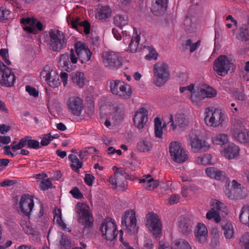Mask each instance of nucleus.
<instances>
[{
	"label": "nucleus",
	"instance_id": "obj_1",
	"mask_svg": "<svg viewBox=\"0 0 249 249\" xmlns=\"http://www.w3.org/2000/svg\"><path fill=\"white\" fill-rule=\"evenodd\" d=\"M50 49L58 52L67 46V37L65 34L57 29H51L49 32Z\"/></svg>",
	"mask_w": 249,
	"mask_h": 249
},
{
	"label": "nucleus",
	"instance_id": "obj_2",
	"mask_svg": "<svg viewBox=\"0 0 249 249\" xmlns=\"http://www.w3.org/2000/svg\"><path fill=\"white\" fill-rule=\"evenodd\" d=\"M109 87L112 93L122 99H128L131 96L132 90L131 86L124 81L111 80L110 81Z\"/></svg>",
	"mask_w": 249,
	"mask_h": 249
},
{
	"label": "nucleus",
	"instance_id": "obj_3",
	"mask_svg": "<svg viewBox=\"0 0 249 249\" xmlns=\"http://www.w3.org/2000/svg\"><path fill=\"white\" fill-rule=\"evenodd\" d=\"M154 82L158 87L163 86L169 77V67L166 63H158L154 65Z\"/></svg>",
	"mask_w": 249,
	"mask_h": 249
},
{
	"label": "nucleus",
	"instance_id": "obj_4",
	"mask_svg": "<svg viewBox=\"0 0 249 249\" xmlns=\"http://www.w3.org/2000/svg\"><path fill=\"white\" fill-rule=\"evenodd\" d=\"M75 212L78 214V221L85 228H91L93 219L89 212V207L86 204L78 202L75 206Z\"/></svg>",
	"mask_w": 249,
	"mask_h": 249
},
{
	"label": "nucleus",
	"instance_id": "obj_5",
	"mask_svg": "<svg viewBox=\"0 0 249 249\" xmlns=\"http://www.w3.org/2000/svg\"><path fill=\"white\" fill-rule=\"evenodd\" d=\"M205 122L207 125L214 127L222 124L224 120V114L220 109L213 107L207 108L205 110Z\"/></svg>",
	"mask_w": 249,
	"mask_h": 249
},
{
	"label": "nucleus",
	"instance_id": "obj_6",
	"mask_svg": "<svg viewBox=\"0 0 249 249\" xmlns=\"http://www.w3.org/2000/svg\"><path fill=\"white\" fill-rule=\"evenodd\" d=\"M137 220L135 212L128 210L125 212L122 217V225L124 230L129 234L137 232Z\"/></svg>",
	"mask_w": 249,
	"mask_h": 249
},
{
	"label": "nucleus",
	"instance_id": "obj_7",
	"mask_svg": "<svg viewBox=\"0 0 249 249\" xmlns=\"http://www.w3.org/2000/svg\"><path fill=\"white\" fill-rule=\"evenodd\" d=\"M233 138L243 144L249 143V130L240 122H235L231 128Z\"/></svg>",
	"mask_w": 249,
	"mask_h": 249
},
{
	"label": "nucleus",
	"instance_id": "obj_8",
	"mask_svg": "<svg viewBox=\"0 0 249 249\" xmlns=\"http://www.w3.org/2000/svg\"><path fill=\"white\" fill-rule=\"evenodd\" d=\"M40 76L53 88H57L60 85L57 71L49 65H47L44 67L40 72Z\"/></svg>",
	"mask_w": 249,
	"mask_h": 249
},
{
	"label": "nucleus",
	"instance_id": "obj_9",
	"mask_svg": "<svg viewBox=\"0 0 249 249\" xmlns=\"http://www.w3.org/2000/svg\"><path fill=\"white\" fill-rule=\"evenodd\" d=\"M226 195L232 199H240L246 197L247 196V189L242 187L241 184L234 179L231 182V186L226 188L224 191Z\"/></svg>",
	"mask_w": 249,
	"mask_h": 249
},
{
	"label": "nucleus",
	"instance_id": "obj_10",
	"mask_svg": "<svg viewBox=\"0 0 249 249\" xmlns=\"http://www.w3.org/2000/svg\"><path fill=\"white\" fill-rule=\"evenodd\" d=\"M16 80V76L12 70L0 61V84L6 87H11L14 86Z\"/></svg>",
	"mask_w": 249,
	"mask_h": 249
},
{
	"label": "nucleus",
	"instance_id": "obj_11",
	"mask_svg": "<svg viewBox=\"0 0 249 249\" xmlns=\"http://www.w3.org/2000/svg\"><path fill=\"white\" fill-rule=\"evenodd\" d=\"M169 152L173 160L178 163H182L188 159L182 145L177 142H171Z\"/></svg>",
	"mask_w": 249,
	"mask_h": 249
},
{
	"label": "nucleus",
	"instance_id": "obj_12",
	"mask_svg": "<svg viewBox=\"0 0 249 249\" xmlns=\"http://www.w3.org/2000/svg\"><path fill=\"white\" fill-rule=\"evenodd\" d=\"M146 225L156 240L160 238L161 224L157 214L149 213L146 216Z\"/></svg>",
	"mask_w": 249,
	"mask_h": 249
},
{
	"label": "nucleus",
	"instance_id": "obj_13",
	"mask_svg": "<svg viewBox=\"0 0 249 249\" xmlns=\"http://www.w3.org/2000/svg\"><path fill=\"white\" fill-rule=\"evenodd\" d=\"M116 230L117 226L112 219L109 221L105 220L100 227L103 236L107 240H112L115 238L118 234V231Z\"/></svg>",
	"mask_w": 249,
	"mask_h": 249
},
{
	"label": "nucleus",
	"instance_id": "obj_14",
	"mask_svg": "<svg viewBox=\"0 0 249 249\" xmlns=\"http://www.w3.org/2000/svg\"><path fill=\"white\" fill-rule=\"evenodd\" d=\"M231 65V63L226 56L220 55L214 60L213 70L217 74L223 76L228 73Z\"/></svg>",
	"mask_w": 249,
	"mask_h": 249
},
{
	"label": "nucleus",
	"instance_id": "obj_15",
	"mask_svg": "<svg viewBox=\"0 0 249 249\" xmlns=\"http://www.w3.org/2000/svg\"><path fill=\"white\" fill-rule=\"evenodd\" d=\"M103 62L106 67L109 69H117L121 65L119 54L113 52H107L103 53Z\"/></svg>",
	"mask_w": 249,
	"mask_h": 249
},
{
	"label": "nucleus",
	"instance_id": "obj_16",
	"mask_svg": "<svg viewBox=\"0 0 249 249\" xmlns=\"http://www.w3.org/2000/svg\"><path fill=\"white\" fill-rule=\"evenodd\" d=\"M74 49L81 63H86L90 60L92 53L86 44L78 41L74 45Z\"/></svg>",
	"mask_w": 249,
	"mask_h": 249
},
{
	"label": "nucleus",
	"instance_id": "obj_17",
	"mask_svg": "<svg viewBox=\"0 0 249 249\" xmlns=\"http://www.w3.org/2000/svg\"><path fill=\"white\" fill-rule=\"evenodd\" d=\"M80 18L78 17H71V16L68 15L67 17V21L71 27L77 30L78 32H80L82 28H84V32L86 35H88L90 31V23L87 20H84L80 21Z\"/></svg>",
	"mask_w": 249,
	"mask_h": 249
},
{
	"label": "nucleus",
	"instance_id": "obj_18",
	"mask_svg": "<svg viewBox=\"0 0 249 249\" xmlns=\"http://www.w3.org/2000/svg\"><path fill=\"white\" fill-rule=\"evenodd\" d=\"M67 106L71 114L79 116L84 108L83 100L78 96L71 97L67 102Z\"/></svg>",
	"mask_w": 249,
	"mask_h": 249
},
{
	"label": "nucleus",
	"instance_id": "obj_19",
	"mask_svg": "<svg viewBox=\"0 0 249 249\" xmlns=\"http://www.w3.org/2000/svg\"><path fill=\"white\" fill-rule=\"evenodd\" d=\"M140 40V36L137 35V32H135V28H134V34L132 37H131L130 36L126 35L123 39V42L125 44H128L127 51L133 53L141 50V47H139Z\"/></svg>",
	"mask_w": 249,
	"mask_h": 249
},
{
	"label": "nucleus",
	"instance_id": "obj_20",
	"mask_svg": "<svg viewBox=\"0 0 249 249\" xmlns=\"http://www.w3.org/2000/svg\"><path fill=\"white\" fill-rule=\"evenodd\" d=\"M19 206L21 212L28 216L34 206V200L29 195L24 194L21 196Z\"/></svg>",
	"mask_w": 249,
	"mask_h": 249
},
{
	"label": "nucleus",
	"instance_id": "obj_21",
	"mask_svg": "<svg viewBox=\"0 0 249 249\" xmlns=\"http://www.w3.org/2000/svg\"><path fill=\"white\" fill-rule=\"evenodd\" d=\"M148 111L144 108H141L136 112L133 117V123L135 127L141 129L143 128L147 121Z\"/></svg>",
	"mask_w": 249,
	"mask_h": 249
},
{
	"label": "nucleus",
	"instance_id": "obj_22",
	"mask_svg": "<svg viewBox=\"0 0 249 249\" xmlns=\"http://www.w3.org/2000/svg\"><path fill=\"white\" fill-rule=\"evenodd\" d=\"M168 0H152L151 12L155 16H160L166 11Z\"/></svg>",
	"mask_w": 249,
	"mask_h": 249
},
{
	"label": "nucleus",
	"instance_id": "obj_23",
	"mask_svg": "<svg viewBox=\"0 0 249 249\" xmlns=\"http://www.w3.org/2000/svg\"><path fill=\"white\" fill-rule=\"evenodd\" d=\"M170 123L173 130H175L178 127L185 128L188 124L189 122L186 118L185 115L178 113L175 116V120L172 115L170 116Z\"/></svg>",
	"mask_w": 249,
	"mask_h": 249
},
{
	"label": "nucleus",
	"instance_id": "obj_24",
	"mask_svg": "<svg viewBox=\"0 0 249 249\" xmlns=\"http://www.w3.org/2000/svg\"><path fill=\"white\" fill-rule=\"evenodd\" d=\"M196 240L201 244H204L208 237V230L206 226L202 223H198L195 231Z\"/></svg>",
	"mask_w": 249,
	"mask_h": 249
},
{
	"label": "nucleus",
	"instance_id": "obj_25",
	"mask_svg": "<svg viewBox=\"0 0 249 249\" xmlns=\"http://www.w3.org/2000/svg\"><path fill=\"white\" fill-rule=\"evenodd\" d=\"M190 143L192 148L196 152V150L207 151L209 149L210 145L207 142L199 139L197 136L190 138Z\"/></svg>",
	"mask_w": 249,
	"mask_h": 249
},
{
	"label": "nucleus",
	"instance_id": "obj_26",
	"mask_svg": "<svg viewBox=\"0 0 249 249\" xmlns=\"http://www.w3.org/2000/svg\"><path fill=\"white\" fill-rule=\"evenodd\" d=\"M178 227L180 232L182 234H187L192 230V223L187 217H180L178 221Z\"/></svg>",
	"mask_w": 249,
	"mask_h": 249
},
{
	"label": "nucleus",
	"instance_id": "obj_27",
	"mask_svg": "<svg viewBox=\"0 0 249 249\" xmlns=\"http://www.w3.org/2000/svg\"><path fill=\"white\" fill-rule=\"evenodd\" d=\"M58 65L62 70L70 71L72 70V66L69 60V54L68 53L60 55L58 61Z\"/></svg>",
	"mask_w": 249,
	"mask_h": 249
},
{
	"label": "nucleus",
	"instance_id": "obj_28",
	"mask_svg": "<svg viewBox=\"0 0 249 249\" xmlns=\"http://www.w3.org/2000/svg\"><path fill=\"white\" fill-rule=\"evenodd\" d=\"M240 149L239 147L234 144H231L226 148L223 152V155L224 157L229 160L234 159L237 157L239 153Z\"/></svg>",
	"mask_w": 249,
	"mask_h": 249
},
{
	"label": "nucleus",
	"instance_id": "obj_29",
	"mask_svg": "<svg viewBox=\"0 0 249 249\" xmlns=\"http://www.w3.org/2000/svg\"><path fill=\"white\" fill-rule=\"evenodd\" d=\"M206 175L218 180H223L225 178L226 174L224 172L219 170L214 167H208L205 170Z\"/></svg>",
	"mask_w": 249,
	"mask_h": 249
},
{
	"label": "nucleus",
	"instance_id": "obj_30",
	"mask_svg": "<svg viewBox=\"0 0 249 249\" xmlns=\"http://www.w3.org/2000/svg\"><path fill=\"white\" fill-rule=\"evenodd\" d=\"M71 78L73 83L79 88H82L85 85L86 79L83 72L76 71L72 72L71 74Z\"/></svg>",
	"mask_w": 249,
	"mask_h": 249
},
{
	"label": "nucleus",
	"instance_id": "obj_31",
	"mask_svg": "<svg viewBox=\"0 0 249 249\" xmlns=\"http://www.w3.org/2000/svg\"><path fill=\"white\" fill-rule=\"evenodd\" d=\"M184 26L186 32H194L196 29V18L191 15H187L184 20Z\"/></svg>",
	"mask_w": 249,
	"mask_h": 249
},
{
	"label": "nucleus",
	"instance_id": "obj_32",
	"mask_svg": "<svg viewBox=\"0 0 249 249\" xmlns=\"http://www.w3.org/2000/svg\"><path fill=\"white\" fill-rule=\"evenodd\" d=\"M139 182L144 183L146 189L152 190L156 188L159 185L158 182L152 178L150 175L144 177L139 179Z\"/></svg>",
	"mask_w": 249,
	"mask_h": 249
},
{
	"label": "nucleus",
	"instance_id": "obj_33",
	"mask_svg": "<svg viewBox=\"0 0 249 249\" xmlns=\"http://www.w3.org/2000/svg\"><path fill=\"white\" fill-rule=\"evenodd\" d=\"M69 159L72 162L71 165V169L77 173L79 172V169L82 167L83 162L79 160L77 157L73 154L69 155Z\"/></svg>",
	"mask_w": 249,
	"mask_h": 249
},
{
	"label": "nucleus",
	"instance_id": "obj_34",
	"mask_svg": "<svg viewBox=\"0 0 249 249\" xmlns=\"http://www.w3.org/2000/svg\"><path fill=\"white\" fill-rule=\"evenodd\" d=\"M222 228L226 238L231 239L233 237L234 231L231 223L226 222L222 224Z\"/></svg>",
	"mask_w": 249,
	"mask_h": 249
},
{
	"label": "nucleus",
	"instance_id": "obj_35",
	"mask_svg": "<svg viewBox=\"0 0 249 249\" xmlns=\"http://www.w3.org/2000/svg\"><path fill=\"white\" fill-rule=\"evenodd\" d=\"M240 221L243 224L249 226V206H244L239 214Z\"/></svg>",
	"mask_w": 249,
	"mask_h": 249
},
{
	"label": "nucleus",
	"instance_id": "obj_36",
	"mask_svg": "<svg viewBox=\"0 0 249 249\" xmlns=\"http://www.w3.org/2000/svg\"><path fill=\"white\" fill-rule=\"evenodd\" d=\"M128 19L127 16L124 15L118 14L114 17V23L117 27L121 28L127 24Z\"/></svg>",
	"mask_w": 249,
	"mask_h": 249
},
{
	"label": "nucleus",
	"instance_id": "obj_37",
	"mask_svg": "<svg viewBox=\"0 0 249 249\" xmlns=\"http://www.w3.org/2000/svg\"><path fill=\"white\" fill-rule=\"evenodd\" d=\"M20 226L22 228L24 232L29 235H36L38 234V231L36 228L28 223L26 221H22Z\"/></svg>",
	"mask_w": 249,
	"mask_h": 249
},
{
	"label": "nucleus",
	"instance_id": "obj_38",
	"mask_svg": "<svg viewBox=\"0 0 249 249\" xmlns=\"http://www.w3.org/2000/svg\"><path fill=\"white\" fill-rule=\"evenodd\" d=\"M205 99L203 93H202L201 89L196 90L194 89L191 93L190 100L193 104L197 105L202 99Z\"/></svg>",
	"mask_w": 249,
	"mask_h": 249
},
{
	"label": "nucleus",
	"instance_id": "obj_39",
	"mask_svg": "<svg viewBox=\"0 0 249 249\" xmlns=\"http://www.w3.org/2000/svg\"><path fill=\"white\" fill-rule=\"evenodd\" d=\"M111 9L107 6H101L98 12V17L100 19H105L110 17Z\"/></svg>",
	"mask_w": 249,
	"mask_h": 249
},
{
	"label": "nucleus",
	"instance_id": "obj_40",
	"mask_svg": "<svg viewBox=\"0 0 249 249\" xmlns=\"http://www.w3.org/2000/svg\"><path fill=\"white\" fill-rule=\"evenodd\" d=\"M213 142L216 145H223L228 141V137L225 134L215 135L212 138Z\"/></svg>",
	"mask_w": 249,
	"mask_h": 249
},
{
	"label": "nucleus",
	"instance_id": "obj_41",
	"mask_svg": "<svg viewBox=\"0 0 249 249\" xmlns=\"http://www.w3.org/2000/svg\"><path fill=\"white\" fill-rule=\"evenodd\" d=\"M137 147L139 151L146 152L151 149L152 145L149 141L145 140H142L138 142Z\"/></svg>",
	"mask_w": 249,
	"mask_h": 249
},
{
	"label": "nucleus",
	"instance_id": "obj_42",
	"mask_svg": "<svg viewBox=\"0 0 249 249\" xmlns=\"http://www.w3.org/2000/svg\"><path fill=\"white\" fill-rule=\"evenodd\" d=\"M28 136H26L21 138L18 143H16V142H13L11 144V148L13 150L15 151L22 149L27 145Z\"/></svg>",
	"mask_w": 249,
	"mask_h": 249
},
{
	"label": "nucleus",
	"instance_id": "obj_43",
	"mask_svg": "<svg viewBox=\"0 0 249 249\" xmlns=\"http://www.w3.org/2000/svg\"><path fill=\"white\" fill-rule=\"evenodd\" d=\"M174 244L175 249H192L190 244L182 239L176 240Z\"/></svg>",
	"mask_w": 249,
	"mask_h": 249
},
{
	"label": "nucleus",
	"instance_id": "obj_44",
	"mask_svg": "<svg viewBox=\"0 0 249 249\" xmlns=\"http://www.w3.org/2000/svg\"><path fill=\"white\" fill-rule=\"evenodd\" d=\"M204 98H213L216 96V91L209 86H206L201 88Z\"/></svg>",
	"mask_w": 249,
	"mask_h": 249
},
{
	"label": "nucleus",
	"instance_id": "obj_45",
	"mask_svg": "<svg viewBox=\"0 0 249 249\" xmlns=\"http://www.w3.org/2000/svg\"><path fill=\"white\" fill-rule=\"evenodd\" d=\"M212 156L210 154H204L202 157H198L196 160L198 164L208 165L211 163Z\"/></svg>",
	"mask_w": 249,
	"mask_h": 249
},
{
	"label": "nucleus",
	"instance_id": "obj_46",
	"mask_svg": "<svg viewBox=\"0 0 249 249\" xmlns=\"http://www.w3.org/2000/svg\"><path fill=\"white\" fill-rule=\"evenodd\" d=\"M113 170L114 171L115 173L116 174H119L120 176H122L124 177V178L128 180H132L133 179V177L126 173L125 171L122 168H117L116 166H114L113 167Z\"/></svg>",
	"mask_w": 249,
	"mask_h": 249
},
{
	"label": "nucleus",
	"instance_id": "obj_47",
	"mask_svg": "<svg viewBox=\"0 0 249 249\" xmlns=\"http://www.w3.org/2000/svg\"><path fill=\"white\" fill-rule=\"evenodd\" d=\"M200 41L198 40L197 42L195 43H193L192 41L190 39H188L186 40L185 41V46L186 48L189 47L190 52L191 53H193L195 52L197 48L200 46Z\"/></svg>",
	"mask_w": 249,
	"mask_h": 249
},
{
	"label": "nucleus",
	"instance_id": "obj_48",
	"mask_svg": "<svg viewBox=\"0 0 249 249\" xmlns=\"http://www.w3.org/2000/svg\"><path fill=\"white\" fill-rule=\"evenodd\" d=\"M27 146L29 148L38 149L41 147L38 141L32 139L31 136H28Z\"/></svg>",
	"mask_w": 249,
	"mask_h": 249
},
{
	"label": "nucleus",
	"instance_id": "obj_49",
	"mask_svg": "<svg viewBox=\"0 0 249 249\" xmlns=\"http://www.w3.org/2000/svg\"><path fill=\"white\" fill-rule=\"evenodd\" d=\"M53 220L55 221L58 224V225L62 227L63 228V226H65V224L64 223L62 219L61 212L60 209L55 210V212L53 214Z\"/></svg>",
	"mask_w": 249,
	"mask_h": 249
},
{
	"label": "nucleus",
	"instance_id": "obj_50",
	"mask_svg": "<svg viewBox=\"0 0 249 249\" xmlns=\"http://www.w3.org/2000/svg\"><path fill=\"white\" fill-rule=\"evenodd\" d=\"M53 184L51 178L43 179L39 183V187L42 190H46L52 188Z\"/></svg>",
	"mask_w": 249,
	"mask_h": 249
},
{
	"label": "nucleus",
	"instance_id": "obj_51",
	"mask_svg": "<svg viewBox=\"0 0 249 249\" xmlns=\"http://www.w3.org/2000/svg\"><path fill=\"white\" fill-rule=\"evenodd\" d=\"M122 28H121V29H118L116 28H113L112 30V34H113L114 37L117 40H120L122 38V35L120 34V32H121L123 34V37L125 38V36L127 35V32L126 31H123L122 30Z\"/></svg>",
	"mask_w": 249,
	"mask_h": 249
},
{
	"label": "nucleus",
	"instance_id": "obj_52",
	"mask_svg": "<svg viewBox=\"0 0 249 249\" xmlns=\"http://www.w3.org/2000/svg\"><path fill=\"white\" fill-rule=\"evenodd\" d=\"M240 242L244 249H249V232L245 233L242 236Z\"/></svg>",
	"mask_w": 249,
	"mask_h": 249
},
{
	"label": "nucleus",
	"instance_id": "obj_53",
	"mask_svg": "<svg viewBox=\"0 0 249 249\" xmlns=\"http://www.w3.org/2000/svg\"><path fill=\"white\" fill-rule=\"evenodd\" d=\"M10 11L6 8L0 6V21L2 22L8 18Z\"/></svg>",
	"mask_w": 249,
	"mask_h": 249
},
{
	"label": "nucleus",
	"instance_id": "obj_54",
	"mask_svg": "<svg viewBox=\"0 0 249 249\" xmlns=\"http://www.w3.org/2000/svg\"><path fill=\"white\" fill-rule=\"evenodd\" d=\"M212 206L213 207L211 209H214L215 210H217L219 213V211H222L223 209L226 208L225 205L224 203L217 200H213L212 201Z\"/></svg>",
	"mask_w": 249,
	"mask_h": 249
},
{
	"label": "nucleus",
	"instance_id": "obj_55",
	"mask_svg": "<svg viewBox=\"0 0 249 249\" xmlns=\"http://www.w3.org/2000/svg\"><path fill=\"white\" fill-rule=\"evenodd\" d=\"M55 138V137L52 136L51 133L45 135L40 142V146H47Z\"/></svg>",
	"mask_w": 249,
	"mask_h": 249
},
{
	"label": "nucleus",
	"instance_id": "obj_56",
	"mask_svg": "<svg viewBox=\"0 0 249 249\" xmlns=\"http://www.w3.org/2000/svg\"><path fill=\"white\" fill-rule=\"evenodd\" d=\"M240 34L246 38L249 37V29L246 24H242L240 27Z\"/></svg>",
	"mask_w": 249,
	"mask_h": 249
},
{
	"label": "nucleus",
	"instance_id": "obj_57",
	"mask_svg": "<svg viewBox=\"0 0 249 249\" xmlns=\"http://www.w3.org/2000/svg\"><path fill=\"white\" fill-rule=\"evenodd\" d=\"M70 193L72 196L76 199H80L83 197V194L81 193L77 187H74L71 191Z\"/></svg>",
	"mask_w": 249,
	"mask_h": 249
},
{
	"label": "nucleus",
	"instance_id": "obj_58",
	"mask_svg": "<svg viewBox=\"0 0 249 249\" xmlns=\"http://www.w3.org/2000/svg\"><path fill=\"white\" fill-rule=\"evenodd\" d=\"M20 22L24 26H27L29 25H35V23L36 22V19L35 18L31 19L29 18H22L20 19Z\"/></svg>",
	"mask_w": 249,
	"mask_h": 249
},
{
	"label": "nucleus",
	"instance_id": "obj_59",
	"mask_svg": "<svg viewBox=\"0 0 249 249\" xmlns=\"http://www.w3.org/2000/svg\"><path fill=\"white\" fill-rule=\"evenodd\" d=\"M0 55L3 58L5 62L8 65H11V62L7 58L8 55V50L6 49H0Z\"/></svg>",
	"mask_w": 249,
	"mask_h": 249
},
{
	"label": "nucleus",
	"instance_id": "obj_60",
	"mask_svg": "<svg viewBox=\"0 0 249 249\" xmlns=\"http://www.w3.org/2000/svg\"><path fill=\"white\" fill-rule=\"evenodd\" d=\"M25 89L26 91L28 92L30 95L33 96L34 97H36L38 96V92L35 88L30 86H26Z\"/></svg>",
	"mask_w": 249,
	"mask_h": 249
},
{
	"label": "nucleus",
	"instance_id": "obj_61",
	"mask_svg": "<svg viewBox=\"0 0 249 249\" xmlns=\"http://www.w3.org/2000/svg\"><path fill=\"white\" fill-rule=\"evenodd\" d=\"M95 178L93 176L89 174H86L84 178L85 183L88 186H91L93 183V180Z\"/></svg>",
	"mask_w": 249,
	"mask_h": 249
},
{
	"label": "nucleus",
	"instance_id": "obj_62",
	"mask_svg": "<svg viewBox=\"0 0 249 249\" xmlns=\"http://www.w3.org/2000/svg\"><path fill=\"white\" fill-rule=\"evenodd\" d=\"M39 225L42 227V230L46 231L49 227V218L48 217L43 218V221H39Z\"/></svg>",
	"mask_w": 249,
	"mask_h": 249
},
{
	"label": "nucleus",
	"instance_id": "obj_63",
	"mask_svg": "<svg viewBox=\"0 0 249 249\" xmlns=\"http://www.w3.org/2000/svg\"><path fill=\"white\" fill-rule=\"evenodd\" d=\"M83 153L85 154L86 155L88 154H92L96 152V149L93 147H86L80 150Z\"/></svg>",
	"mask_w": 249,
	"mask_h": 249
},
{
	"label": "nucleus",
	"instance_id": "obj_64",
	"mask_svg": "<svg viewBox=\"0 0 249 249\" xmlns=\"http://www.w3.org/2000/svg\"><path fill=\"white\" fill-rule=\"evenodd\" d=\"M179 199V196L178 195L175 194L172 195L169 198V203L170 204L173 205L177 204Z\"/></svg>",
	"mask_w": 249,
	"mask_h": 249
}]
</instances>
